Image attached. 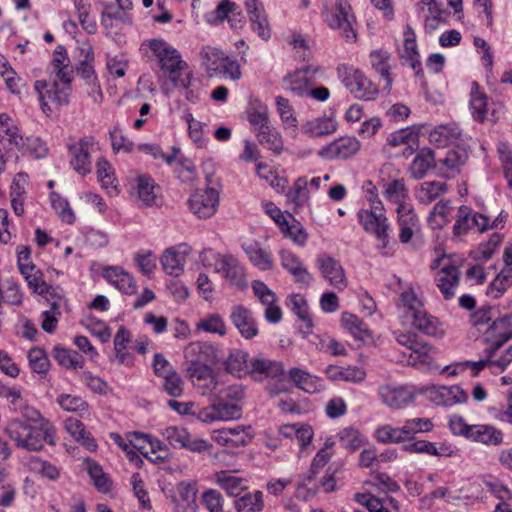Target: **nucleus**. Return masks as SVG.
I'll use <instances>...</instances> for the list:
<instances>
[{"mask_svg":"<svg viewBox=\"0 0 512 512\" xmlns=\"http://www.w3.org/2000/svg\"><path fill=\"white\" fill-rule=\"evenodd\" d=\"M17 448L28 452H41L45 446L54 447L58 439L55 424L32 405H23L19 416L6 429Z\"/></svg>","mask_w":512,"mask_h":512,"instance_id":"nucleus-1","label":"nucleus"},{"mask_svg":"<svg viewBox=\"0 0 512 512\" xmlns=\"http://www.w3.org/2000/svg\"><path fill=\"white\" fill-rule=\"evenodd\" d=\"M140 51L157 64L159 80L171 84L174 88L188 89L193 79V70L182 58L181 53L163 39L145 40Z\"/></svg>","mask_w":512,"mask_h":512,"instance_id":"nucleus-2","label":"nucleus"},{"mask_svg":"<svg viewBox=\"0 0 512 512\" xmlns=\"http://www.w3.org/2000/svg\"><path fill=\"white\" fill-rule=\"evenodd\" d=\"M512 315L501 316L482 333L485 357L500 371L512 363Z\"/></svg>","mask_w":512,"mask_h":512,"instance_id":"nucleus-3","label":"nucleus"},{"mask_svg":"<svg viewBox=\"0 0 512 512\" xmlns=\"http://www.w3.org/2000/svg\"><path fill=\"white\" fill-rule=\"evenodd\" d=\"M111 439L127 454L129 460L138 466H141L143 461L134 450L156 464H163L169 460L170 452L167 446L149 434L133 431L126 433L124 438L118 433H112Z\"/></svg>","mask_w":512,"mask_h":512,"instance_id":"nucleus-4","label":"nucleus"},{"mask_svg":"<svg viewBox=\"0 0 512 512\" xmlns=\"http://www.w3.org/2000/svg\"><path fill=\"white\" fill-rule=\"evenodd\" d=\"M400 490V485L384 472H372L362 483L361 490L354 494V500L369 512H391L384 506L385 498L378 494L393 493Z\"/></svg>","mask_w":512,"mask_h":512,"instance_id":"nucleus-5","label":"nucleus"},{"mask_svg":"<svg viewBox=\"0 0 512 512\" xmlns=\"http://www.w3.org/2000/svg\"><path fill=\"white\" fill-rule=\"evenodd\" d=\"M395 339L405 349L402 354L408 366L422 368L433 363L436 349L418 333L411 330L398 331Z\"/></svg>","mask_w":512,"mask_h":512,"instance_id":"nucleus-6","label":"nucleus"},{"mask_svg":"<svg viewBox=\"0 0 512 512\" xmlns=\"http://www.w3.org/2000/svg\"><path fill=\"white\" fill-rule=\"evenodd\" d=\"M324 20L332 29L340 31L348 44H355L358 34L355 29L356 16L349 0H331L324 9Z\"/></svg>","mask_w":512,"mask_h":512,"instance_id":"nucleus-7","label":"nucleus"},{"mask_svg":"<svg viewBox=\"0 0 512 512\" xmlns=\"http://www.w3.org/2000/svg\"><path fill=\"white\" fill-rule=\"evenodd\" d=\"M34 90L38 95L41 110L51 117L70 103L72 84L55 80L50 84L42 79L34 82Z\"/></svg>","mask_w":512,"mask_h":512,"instance_id":"nucleus-8","label":"nucleus"},{"mask_svg":"<svg viewBox=\"0 0 512 512\" xmlns=\"http://www.w3.org/2000/svg\"><path fill=\"white\" fill-rule=\"evenodd\" d=\"M115 359L119 364L133 367L136 362L135 354L145 356L152 340L147 336H141L133 340L132 332L124 325H121L113 339Z\"/></svg>","mask_w":512,"mask_h":512,"instance_id":"nucleus-9","label":"nucleus"},{"mask_svg":"<svg viewBox=\"0 0 512 512\" xmlns=\"http://www.w3.org/2000/svg\"><path fill=\"white\" fill-rule=\"evenodd\" d=\"M262 208L275 223L284 239H288L298 246H304L307 243L309 234L292 213L283 211L272 201L263 202Z\"/></svg>","mask_w":512,"mask_h":512,"instance_id":"nucleus-10","label":"nucleus"},{"mask_svg":"<svg viewBox=\"0 0 512 512\" xmlns=\"http://www.w3.org/2000/svg\"><path fill=\"white\" fill-rule=\"evenodd\" d=\"M434 272V282L445 300L455 297L456 290L460 285V266L447 254H442L432 260L430 264Z\"/></svg>","mask_w":512,"mask_h":512,"instance_id":"nucleus-11","label":"nucleus"},{"mask_svg":"<svg viewBox=\"0 0 512 512\" xmlns=\"http://www.w3.org/2000/svg\"><path fill=\"white\" fill-rule=\"evenodd\" d=\"M421 388L410 383L389 381L378 388L381 402L391 410H404L415 404Z\"/></svg>","mask_w":512,"mask_h":512,"instance_id":"nucleus-12","label":"nucleus"},{"mask_svg":"<svg viewBox=\"0 0 512 512\" xmlns=\"http://www.w3.org/2000/svg\"><path fill=\"white\" fill-rule=\"evenodd\" d=\"M47 308L41 312V328L47 334H53L58 329L62 313L69 314L71 306L64 290L56 285L53 291L41 295Z\"/></svg>","mask_w":512,"mask_h":512,"instance_id":"nucleus-13","label":"nucleus"},{"mask_svg":"<svg viewBox=\"0 0 512 512\" xmlns=\"http://www.w3.org/2000/svg\"><path fill=\"white\" fill-rule=\"evenodd\" d=\"M357 218L362 228L373 234L386 248L389 243V222L385 215V208L380 200L376 205L370 208H361L357 213Z\"/></svg>","mask_w":512,"mask_h":512,"instance_id":"nucleus-14","label":"nucleus"},{"mask_svg":"<svg viewBox=\"0 0 512 512\" xmlns=\"http://www.w3.org/2000/svg\"><path fill=\"white\" fill-rule=\"evenodd\" d=\"M416 9L426 34H432L450 24L451 11L441 0H420Z\"/></svg>","mask_w":512,"mask_h":512,"instance_id":"nucleus-15","label":"nucleus"},{"mask_svg":"<svg viewBox=\"0 0 512 512\" xmlns=\"http://www.w3.org/2000/svg\"><path fill=\"white\" fill-rule=\"evenodd\" d=\"M219 202V189L211 186V180L207 178V186L197 188L190 195L188 206L190 211L199 219H208L217 212Z\"/></svg>","mask_w":512,"mask_h":512,"instance_id":"nucleus-16","label":"nucleus"},{"mask_svg":"<svg viewBox=\"0 0 512 512\" xmlns=\"http://www.w3.org/2000/svg\"><path fill=\"white\" fill-rule=\"evenodd\" d=\"M255 438L252 425L238 424L231 427H222L212 432V440L219 446L227 449L246 447Z\"/></svg>","mask_w":512,"mask_h":512,"instance_id":"nucleus-17","label":"nucleus"},{"mask_svg":"<svg viewBox=\"0 0 512 512\" xmlns=\"http://www.w3.org/2000/svg\"><path fill=\"white\" fill-rule=\"evenodd\" d=\"M343 81L349 91L359 99L375 100L383 92L382 84L375 83L359 68L350 69Z\"/></svg>","mask_w":512,"mask_h":512,"instance_id":"nucleus-18","label":"nucleus"},{"mask_svg":"<svg viewBox=\"0 0 512 512\" xmlns=\"http://www.w3.org/2000/svg\"><path fill=\"white\" fill-rule=\"evenodd\" d=\"M242 416V407L237 402L223 398L214 399L197 412V418L204 423L237 420Z\"/></svg>","mask_w":512,"mask_h":512,"instance_id":"nucleus-19","label":"nucleus"},{"mask_svg":"<svg viewBox=\"0 0 512 512\" xmlns=\"http://www.w3.org/2000/svg\"><path fill=\"white\" fill-rule=\"evenodd\" d=\"M341 327L354 339L356 348L374 347L378 337L362 318L350 312H343L340 317Z\"/></svg>","mask_w":512,"mask_h":512,"instance_id":"nucleus-20","label":"nucleus"},{"mask_svg":"<svg viewBox=\"0 0 512 512\" xmlns=\"http://www.w3.org/2000/svg\"><path fill=\"white\" fill-rule=\"evenodd\" d=\"M428 142L436 149L467 145L463 130L455 122L439 124L433 127L428 134Z\"/></svg>","mask_w":512,"mask_h":512,"instance_id":"nucleus-21","label":"nucleus"},{"mask_svg":"<svg viewBox=\"0 0 512 512\" xmlns=\"http://www.w3.org/2000/svg\"><path fill=\"white\" fill-rule=\"evenodd\" d=\"M421 394L436 406L451 407L467 402L468 394L458 385L421 387Z\"/></svg>","mask_w":512,"mask_h":512,"instance_id":"nucleus-22","label":"nucleus"},{"mask_svg":"<svg viewBox=\"0 0 512 512\" xmlns=\"http://www.w3.org/2000/svg\"><path fill=\"white\" fill-rule=\"evenodd\" d=\"M322 72L320 65H306L288 73L283 82L291 93L305 96L311 87L316 85V75Z\"/></svg>","mask_w":512,"mask_h":512,"instance_id":"nucleus-23","label":"nucleus"},{"mask_svg":"<svg viewBox=\"0 0 512 512\" xmlns=\"http://www.w3.org/2000/svg\"><path fill=\"white\" fill-rule=\"evenodd\" d=\"M469 159V146H456L438 160L437 175L445 180L458 177Z\"/></svg>","mask_w":512,"mask_h":512,"instance_id":"nucleus-24","label":"nucleus"},{"mask_svg":"<svg viewBox=\"0 0 512 512\" xmlns=\"http://www.w3.org/2000/svg\"><path fill=\"white\" fill-rule=\"evenodd\" d=\"M344 472V463L336 462L332 465L328 466L325 470L324 474L316 480L312 481L311 484L306 487H299L300 489H305L306 494L305 498H311L316 496L319 492H324L326 494L334 493L338 490V483L342 479V474Z\"/></svg>","mask_w":512,"mask_h":512,"instance_id":"nucleus-25","label":"nucleus"},{"mask_svg":"<svg viewBox=\"0 0 512 512\" xmlns=\"http://www.w3.org/2000/svg\"><path fill=\"white\" fill-rule=\"evenodd\" d=\"M101 276L125 296H135L138 292L136 278L121 266H104L101 268Z\"/></svg>","mask_w":512,"mask_h":512,"instance_id":"nucleus-26","label":"nucleus"},{"mask_svg":"<svg viewBox=\"0 0 512 512\" xmlns=\"http://www.w3.org/2000/svg\"><path fill=\"white\" fill-rule=\"evenodd\" d=\"M361 149L360 141L354 136H341L319 151V156L328 160H347L355 156Z\"/></svg>","mask_w":512,"mask_h":512,"instance_id":"nucleus-27","label":"nucleus"},{"mask_svg":"<svg viewBox=\"0 0 512 512\" xmlns=\"http://www.w3.org/2000/svg\"><path fill=\"white\" fill-rule=\"evenodd\" d=\"M230 321L245 340H253L260 333L259 324L254 313L243 304L232 307Z\"/></svg>","mask_w":512,"mask_h":512,"instance_id":"nucleus-28","label":"nucleus"},{"mask_svg":"<svg viewBox=\"0 0 512 512\" xmlns=\"http://www.w3.org/2000/svg\"><path fill=\"white\" fill-rule=\"evenodd\" d=\"M317 266L321 276L339 292L344 291L348 285L349 280L346 275L345 269L339 260L334 257L323 255L317 259Z\"/></svg>","mask_w":512,"mask_h":512,"instance_id":"nucleus-29","label":"nucleus"},{"mask_svg":"<svg viewBox=\"0 0 512 512\" xmlns=\"http://www.w3.org/2000/svg\"><path fill=\"white\" fill-rule=\"evenodd\" d=\"M62 425L64 431L83 449L90 453L98 452L99 444L97 439L80 418L69 416L65 418Z\"/></svg>","mask_w":512,"mask_h":512,"instance_id":"nucleus-30","label":"nucleus"},{"mask_svg":"<svg viewBox=\"0 0 512 512\" xmlns=\"http://www.w3.org/2000/svg\"><path fill=\"white\" fill-rule=\"evenodd\" d=\"M93 137H84L69 146L70 164L81 175L91 172V153L94 150Z\"/></svg>","mask_w":512,"mask_h":512,"instance_id":"nucleus-31","label":"nucleus"},{"mask_svg":"<svg viewBox=\"0 0 512 512\" xmlns=\"http://www.w3.org/2000/svg\"><path fill=\"white\" fill-rule=\"evenodd\" d=\"M252 291L259 302L265 306L264 316L270 323H278L282 319V310L276 294L260 280L252 282Z\"/></svg>","mask_w":512,"mask_h":512,"instance_id":"nucleus-32","label":"nucleus"},{"mask_svg":"<svg viewBox=\"0 0 512 512\" xmlns=\"http://www.w3.org/2000/svg\"><path fill=\"white\" fill-rule=\"evenodd\" d=\"M396 222L399 231L398 238L402 244L410 243L413 237L420 232V219L413 205L396 209Z\"/></svg>","mask_w":512,"mask_h":512,"instance_id":"nucleus-33","label":"nucleus"},{"mask_svg":"<svg viewBox=\"0 0 512 512\" xmlns=\"http://www.w3.org/2000/svg\"><path fill=\"white\" fill-rule=\"evenodd\" d=\"M191 247L186 243L171 246L163 252L160 262L163 270L172 276H179L183 273Z\"/></svg>","mask_w":512,"mask_h":512,"instance_id":"nucleus-34","label":"nucleus"},{"mask_svg":"<svg viewBox=\"0 0 512 512\" xmlns=\"http://www.w3.org/2000/svg\"><path fill=\"white\" fill-rule=\"evenodd\" d=\"M184 358L189 365L215 364L218 360L217 348L208 341H191L183 350Z\"/></svg>","mask_w":512,"mask_h":512,"instance_id":"nucleus-35","label":"nucleus"},{"mask_svg":"<svg viewBox=\"0 0 512 512\" xmlns=\"http://www.w3.org/2000/svg\"><path fill=\"white\" fill-rule=\"evenodd\" d=\"M391 59V54L383 48L372 50L369 53L370 66L380 75L379 82L382 84L385 93H390L393 85Z\"/></svg>","mask_w":512,"mask_h":512,"instance_id":"nucleus-36","label":"nucleus"},{"mask_svg":"<svg viewBox=\"0 0 512 512\" xmlns=\"http://www.w3.org/2000/svg\"><path fill=\"white\" fill-rule=\"evenodd\" d=\"M336 455V443L333 438L329 437L323 443V446L314 455L309 470L299 487H306L316 480L318 474L330 463Z\"/></svg>","mask_w":512,"mask_h":512,"instance_id":"nucleus-37","label":"nucleus"},{"mask_svg":"<svg viewBox=\"0 0 512 512\" xmlns=\"http://www.w3.org/2000/svg\"><path fill=\"white\" fill-rule=\"evenodd\" d=\"M411 324L416 331L429 338L442 339L446 334L443 322L426 309L415 314Z\"/></svg>","mask_w":512,"mask_h":512,"instance_id":"nucleus-38","label":"nucleus"},{"mask_svg":"<svg viewBox=\"0 0 512 512\" xmlns=\"http://www.w3.org/2000/svg\"><path fill=\"white\" fill-rule=\"evenodd\" d=\"M327 379L332 382L361 383L367 377V372L360 365L329 364L325 368Z\"/></svg>","mask_w":512,"mask_h":512,"instance_id":"nucleus-39","label":"nucleus"},{"mask_svg":"<svg viewBox=\"0 0 512 512\" xmlns=\"http://www.w3.org/2000/svg\"><path fill=\"white\" fill-rule=\"evenodd\" d=\"M138 201L143 206L152 207L158 205L160 199V186L148 174H140L135 178L133 186Z\"/></svg>","mask_w":512,"mask_h":512,"instance_id":"nucleus-40","label":"nucleus"},{"mask_svg":"<svg viewBox=\"0 0 512 512\" xmlns=\"http://www.w3.org/2000/svg\"><path fill=\"white\" fill-rule=\"evenodd\" d=\"M381 181L384 198L387 202L396 205V209L412 205L409 202V190L404 178L382 179Z\"/></svg>","mask_w":512,"mask_h":512,"instance_id":"nucleus-41","label":"nucleus"},{"mask_svg":"<svg viewBox=\"0 0 512 512\" xmlns=\"http://www.w3.org/2000/svg\"><path fill=\"white\" fill-rule=\"evenodd\" d=\"M0 136L18 149L24 148L31 141L22 135L17 119L5 111H0Z\"/></svg>","mask_w":512,"mask_h":512,"instance_id":"nucleus-42","label":"nucleus"},{"mask_svg":"<svg viewBox=\"0 0 512 512\" xmlns=\"http://www.w3.org/2000/svg\"><path fill=\"white\" fill-rule=\"evenodd\" d=\"M51 67L55 74V81L73 84L74 68L64 46L59 45L52 53Z\"/></svg>","mask_w":512,"mask_h":512,"instance_id":"nucleus-43","label":"nucleus"},{"mask_svg":"<svg viewBox=\"0 0 512 512\" xmlns=\"http://www.w3.org/2000/svg\"><path fill=\"white\" fill-rule=\"evenodd\" d=\"M438 167L436 153L431 147H423L415 155L409 166L410 175L415 179L424 178L427 173Z\"/></svg>","mask_w":512,"mask_h":512,"instance_id":"nucleus-44","label":"nucleus"},{"mask_svg":"<svg viewBox=\"0 0 512 512\" xmlns=\"http://www.w3.org/2000/svg\"><path fill=\"white\" fill-rule=\"evenodd\" d=\"M214 481L228 496L238 497L248 490V480L235 475L233 471L221 470L216 472Z\"/></svg>","mask_w":512,"mask_h":512,"instance_id":"nucleus-45","label":"nucleus"},{"mask_svg":"<svg viewBox=\"0 0 512 512\" xmlns=\"http://www.w3.org/2000/svg\"><path fill=\"white\" fill-rule=\"evenodd\" d=\"M287 377L290 383L306 393L313 394L322 390L321 378L305 369L293 367L289 369Z\"/></svg>","mask_w":512,"mask_h":512,"instance_id":"nucleus-46","label":"nucleus"},{"mask_svg":"<svg viewBox=\"0 0 512 512\" xmlns=\"http://www.w3.org/2000/svg\"><path fill=\"white\" fill-rule=\"evenodd\" d=\"M197 488L195 484L181 482L176 486L173 502L177 512H197Z\"/></svg>","mask_w":512,"mask_h":512,"instance_id":"nucleus-47","label":"nucleus"},{"mask_svg":"<svg viewBox=\"0 0 512 512\" xmlns=\"http://www.w3.org/2000/svg\"><path fill=\"white\" fill-rule=\"evenodd\" d=\"M284 374L282 362L264 357L250 359V375L260 380L278 378Z\"/></svg>","mask_w":512,"mask_h":512,"instance_id":"nucleus-48","label":"nucleus"},{"mask_svg":"<svg viewBox=\"0 0 512 512\" xmlns=\"http://www.w3.org/2000/svg\"><path fill=\"white\" fill-rule=\"evenodd\" d=\"M422 128L423 125H412L396 131L389 137L388 143L392 147L405 145L409 154H412L419 148Z\"/></svg>","mask_w":512,"mask_h":512,"instance_id":"nucleus-49","label":"nucleus"},{"mask_svg":"<svg viewBox=\"0 0 512 512\" xmlns=\"http://www.w3.org/2000/svg\"><path fill=\"white\" fill-rule=\"evenodd\" d=\"M216 269L232 283H240L245 278V270L238 259L230 254L217 255Z\"/></svg>","mask_w":512,"mask_h":512,"instance_id":"nucleus-50","label":"nucleus"},{"mask_svg":"<svg viewBox=\"0 0 512 512\" xmlns=\"http://www.w3.org/2000/svg\"><path fill=\"white\" fill-rule=\"evenodd\" d=\"M488 95L477 81L472 82L470 89V108L473 119L484 123L488 112Z\"/></svg>","mask_w":512,"mask_h":512,"instance_id":"nucleus-51","label":"nucleus"},{"mask_svg":"<svg viewBox=\"0 0 512 512\" xmlns=\"http://www.w3.org/2000/svg\"><path fill=\"white\" fill-rule=\"evenodd\" d=\"M56 403L64 412L75 414L78 417H83L90 411L88 401L76 393L62 392L57 395Z\"/></svg>","mask_w":512,"mask_h":512,"instance_id":"nucleus-52","label":"nucleus"},{"mask_svg":"<svg viewBox=\"0 0 512 512\" xmlns=\"http://www.w3.org/2000/svg\"><path fill=\"white\" fill-rule=\"evenodd\" d=\"M96 175L101 187L109 194L117 195L120 192L119 181L116 177L115 169L106 158L100 157L97 159Z\"/></svg>","mask_w":512,"mask_h":512,"instance_id":"nucleus-53","label":"nucleus"},{"mask_svg":"<svg viewBox=\"0 0 512 512\" xmlns=\"http://www.w3.org/2000/svg\"><path fill=\"white\" fill-rule=\"evenodd\" d=\"M168 439L174 440L181 446L193 452H205L212 448V445L199 438H192L184 428L171 427L166 430Z\"/></svg>","mask_w":512,"mask_h":512,"instance_id":"nucleus-54","label":"nucleus"},{"mask_svg":"<svg viewBox=\"0 0 512 512\" xmlns=\"http://www.w3.org/2000/svg\"><path fill=\"white\" fill-rule=\"evenodd\" d=\"M84 464L94 487L99 492L112 496L113 481L108 474L104 472L102 466L90 457L84 459Z\"/></svg>","mask_w":512,"mask_h":512,"instance_id":"nucleus-55","label":"nucleus"},{"mask_svg":"<svg viewBox=\"0 0 512 512\" xmlns=\"http://www.w3.org/2000/svg\"><path fill=\"white\" fill-rule=\"evenodd\" d=\"M30 471L50 482H58L63 475L61 466L39 456H33L28 463Z\"/></svg>","mask_w":512,"mask_h":512,"instance_id":"nucleus-56","label":"nucleus"},{"mask_svg":"<svg viewBox=\"0 0 512 512\" xmlns=\"http://www.w3.org/2000/svg\"><path fill=\"white\" fill-rule=\"evenodd\" d=\"M398 455L395 450H386L378 453L377 449L373 446L364 448L358 457V466L362 469H372L377 467L380 463H388L395 461Z\"/></svg>","mask_w":512,"mask_h":512,"instance_id":"nucleus-57","label":"nucleus"},{"mask_svg":"<svg viewBox=\"0 0 512 512\" xmlns=\"http://www.w3.org/2000/svg\"><path fill=\"white\" fill-rule=\"evenodd\" d=\"M469 439L488 446H497L502 443L503 434L492 425L473 424Z\"/></svg>","mask_w":512,"mask_h":512,"instance_id":"nucleus-58","label":"nucleus"},{"mask_svg":"<svg viewBox=\"0 0 512 512\" xmlns=\"http://www.w3.org/2000/svg\"><path fill=\"white\" fill-rule=\"evenodd\" d=\"M500 317L493 306L483 305L470 313L469 324L478 332L483 333Z\"/></svg>","mask_w":512,"mask_h":512,"instance_id":"nucleus-59","label":"nucleus"},{"mask_svg":"<svg viewBox=\"0 0 512 512\" xmlns=\"http://www.w3.org/2000/svg\"><path fill=\"white\" fill-rule=\"evenodd\" d=\"M288 44L301 61L311 60L314 41L307 34L301 31H292L288 37Z\"/></svg>","mask_w":512,"mask_h":512,"instance_id":"nucleus-60","label":"nucleus"},{"mask_svg":"<svg viewBox=\"0 0 512 512\" xmlns=\"http://www.w3.org/2000/svg\"><path fill=\"white\" fill-rule=\"evenodd\" d=\"M212 364L189 365L187 372L191 382L202 389H212L215 386V378Z\"/></svg>","mask_w":512,"mask_h":512,"instance_id":"nucleus-61","label":"nucleus"},{"mask_svg":"<svg viewBox=\"0 0 512 512\" xmlns=\"http://www.w3.org/2000/svg\"><path fill=\"white\" fill-rule=\"evenodd\" d=\"M338 129L334 118L323 116L308 121L304 126V132L310 137H324L335 133Z\"/></svg>","mask_w":512,"mask_h":512,"instance_id":"nucleus-62","label":"nucleus"},{"mask_svg":"<svg viewBox=\"0 0 512 512\" xmlns=\"http://www.w3.org/2000/svg\"><path fill=\"white\" fill-rule=\"evenodd\" d=\"M282 266L287 269L295 278L297 282L309 283L311 275L300 261V259L290 251L281 252Z\"/></svg>","mask_w":512,"mask_h":512,"instance_id":"nucleus-63","label":"nucleus"},{"mask_svg":"<svg viewBox=\"0 0 512 512\" xmlns=\"http://www.w3.org/2000/svg\"><path fill=\"white\" fill-rule=\"evenodd\" d=\"M52 355L59 366L69 369L78 370L84 366V359L76 351L62 346H55Z\"/></svg>","mask_w":512,"mask_h":512,"instance_id":"nucleus-64","label":"nucleus"}]
</instances>
